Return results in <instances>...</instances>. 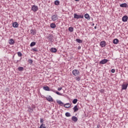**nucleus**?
<instances>
[{"instance_id": "f257e3e1", "label": "nucleus", "mask_w": 128, "mask_h": 128, "mask_svg": "<svg viewBox=\"0 0 128 128\" xmlns=\"http://www.w3.org/2000/svg\"><path fill=\"white\" fill-rule=\"evenodd\" d=\"M43 89L46 90V91H50V88L48 86H44L43 88ZM50 91L52 92H53L56 94H58V96H62V94H61L60 92L54 90V89H52L50 90Z\"/></svg>"}, {"instance_id": "f03ea898", "label": "nucleus", "mask_w": 128, "mask_h": 128, "mask_svg": "<svg viewBox=\"0 0 128 128\" xmlns=\"http://www.w3.org/2000/svg\"><path fill=\"white\" fill-rule=\"evenodd\" d=\"M72 74L75 77H77L80 76V72L78 70H74L72 72Z\"/></svg>"}, {"instance_id": "7ed1b4c3", "label": "nucleus", "mask_w": 128, "mask_h": 128, "mask_svg": "<svg viewBox=\"0 0 128 128\" xmlns=\"http://www.w3.org/2000/svg\"><path fill=\"white\" fill-rule=\"evenodd\" d=\"M74 18H77L78 20V18H84V15L82 14L78 15L76 14H74Z\"/></svg>"}, {"instance_id": "20e7f679", "label": "nucleus", "mask_w": 128, "mask_h": 128, "mask_svg": "<svg viewBox=\"0 0 128 128\" xmlns=\"http://www.w3.org/2000/svg\"><path fill=\"white\" fill-rule=\"evenodd\" d=\"M32 10L36 12H38V7L37 6L34 5L32 7Z\"/></svg>"}, {"instance_id": "39448f33", "label": "nucleus", "mask_w": 128, "mask_h": 128, "mask_svg": "<svg viewBox=\"0 0 128 128\" xmlns=\"http://www.w3.org/2000/svg\"><path fill=\"white\" fill-rule=\"evenodd\" d=\"M108 62V60L106 59H104L102 61L100 62V64H106Z\"/></svg>"}, {"instance_id": "423d86ee", "label": "nucleus", "mask_w": 128, "mask_h": 128, "mask_svg": "<svg viewBox=\"0 0 128 128\" xmlns=\"http://www.w3.org/2000/svg\"><path fill=\"white\" fill-rule=\"evenodd\" d=\"M128 17L127 16H124L123 17H122V22H126L128 21Z\"/></svg>"}, {"instance_id": "0eeeda50", "label": "nucleus", "mask_w": 128, "mask_h": 128, "mask_svg": "<svg viewBox=\"0 0 128 128\" xmlns=\"http://www.w3.org/2000/svg\"><path fill=\"white\" fill-rule=\"evenodd\" d=\"M46 99L49 102H53L52 98L50 96L46 98Z\"/></svg>"}, {"instance_id": "6e6552de", "label": "nucleus", "mask_w": 128, "mask_h": 128, "mask_svg": "<svg viewBox=\"0 0 128 128\" xmlns=\"http://www.w3.org/2000/svg\"><path fill=\"white\" fill-rule=\"evenodd\" d=\"M128 84H122V90H126L128 88Z\"/></svg>"}, {"instance_id": "1a4fd4ad", "label": "nucleus", "mask_w": 128, "mask_h": 128, "mask_svg": "<svg viewBox=\"0 0 128 128\" xmlns=\"http://www.w3.org/2000/svg\"><path fill=\"white\" fill-rule=\"evenodd\" d=\"M52 20H54V22L55 20H57L58 19V15H54L53 16H52Z\"/></svg>"}, {"instance_id": "9d476101", "label": "nucleus", "mask_w": 128, "mask_h": 128, "mask_svg": "<svg viewBox=\"0 0 128 128\" xmlns=\"http://www.w3.org/2000/svg\"><path fill=\"white\" fill-rule=\"evenodd\" d=\"M100 45L102 48H104L106 46V42L105 41H102L100 42Z\"/></svg>"}, {"instance_id": "9b49d317", "label": "nucleus", "mask_w": 128, "mask_h": 128, "mask_svg": "<svg viewBox=\"0 0 128 128\" xmlns=\"http://www.w3.org/2000/svg\"><path fill=\"white\" fill-rule=\"evenodd\" d=\"M72 120L73 122H78V118L77 117H76V116H72Z\"/></svg>"}, {"instance_id": "f8f14e48", "label": "nucleus", "mask_w": 128, "mask_h": 128, "mask_svg": "<svg viewBox=\"0 0 128 128\" xmlns=\"http://www.w3.org/2000/svg\"><path fill=\"white\" fill-rule=\"evenodd\" d=\"M64 107L66 108H70L71 106V104L70 103H67L65 104H64Z\"/></svg>"}, {"instance_id": "ddd939ff", "label": "nucleus", "mask_w": 128, "mask_h": 128, "mask_svg": "<svg viewBox=\"0 0 128 128\" xmlns=\"http://www.w3.org/2000/svg\"><path fill=\"white\" fill-rule=\"evenodd\" d=\"M74 110V112H76L78 111V108L77 106H75L73 108Z\"/></svg>"}, {"instance_id": "4468645a", "label": "nucleus", "mask_w": 128, "mask_h": 128, "mask_svg": "<svg viewBox=\"0 0 128 128\" xmlns=\"http://www.w3.org/2000/svg\"><path fill=\"white\" fill-rule=\"evenodd\" d=\"M9 44H14V40L12 38L10 39L9 40Z\"/></svg>"}, {"instance_id": "2eb2a0df", "label": "nucleus", "mask_w": 128, "mask_h": 128, "mask_svg": "<svg viewBox=\"0 0 128 128\" xmlns=\"http://www.w3.org/2000/svg\"><path fill=\"white\" fill-rule=\"evenodd\" d=\"M18 24L17 22H14L12 24V26H14V28H18Z\"/></svg>"}, {"instance_id": "dca6fc26", "label": "nucleus", "mask_w": 128, "mask_h": 128, "mask_svg": "<svg viewBox=\"0 0 128 128\" xmlns=\"http://www.w3.org/2000/svg\"><path fill=\"white\" fill-rule=\"evenodd\" d=\"M57 102L62 106H64V104L61 100H58Z\"/></svg>"}, {"instance_id": "f3484780", "label": "nucleus", "mask_w": 128, "mask_h": 128, "mask_svg": "<svg viewBox=\"0 0 128 128\" xmlns=\"http://www.w3.org/2000/svg\"><path fill=\"white\" fill-rule=\"evenodd\" d=\"M113 42H114V44H118V42H119V40L118 39H114V40Z\"/></svg>"}, {"instance_id": "a211bd4d", "label": "nucleus", "mask_w": 128, "mask_h": 128, "mask_svg": "<svg viewBox=\"0 0 128 128\" xmlns=\"http://www.w3.org/2000/svg\"><path fill=\"white\" fill-rule=\"evenodd\" d=\"M50 52H56L57 50L56 48H51Z\"/></svg>"}, {"instance_id": "6ab92c4d", "label": "nucleus", "mask_w": 128, "mask_h": 128, "mask_svg": "<svg viewBox=\"0 0 128 128\" xmlns=\"http://www.w3.org/2000/svg\"><path fill=\"white\" fill-rule=\"evenodd\" d=\"M33 111H34L33 109L30 106L28 107V112H32Z\"/></svg>"}, {"instance_id": "aec40b11", "label": "nucleus", "mask_w": 128, "mask_h": 128, "mask_svg": "<svg viewBox=\"0 0 128 128\" xmlns=\"http://www.w3.org/2000/svg\"><path fill=\"white\" fill-rule=\"evenodd\" d=\"M50 28H56V25L55 24L52 23L50 24Z\"/></svg>"}, {"instance_id": "412c9836", "label": "nucleus", "mask_w": 128, "mask_h": 128, "mask_svg": "<svg viewBox=\"0 0 128 128\" xmlns=\"http://www.w3.org/2000/svg\"><path fill=\"white\" fill-rule=\"evenodd\" d=\"M85 18H86L87 20H90V17L88 14H86L84 15Z\"/></svg>"}, {"instance_id": "4be33fe9", "label": "nucleus", "mask_w": 128, "mask_h": 128, "mask_svg": "<svg viewBox=\"0 0 128 128\" xmlns=\"http://www.w3.org/2000/svg\"><path fill=\"white\" fill-rule=\"evenodd\" d=\"M128 6V4H120V6L122 7V8H124V7H126Z\"/></svg>"}, {"instance_id": "5701e85b", "label": "nucleus", "mask_w": 128, "mask_h": 128, "mask_svg": "<svg viewBox=\"0 0 128 128\" xmlns=\"http://www.w3.org/2000/svg\"><path fill=\"white\" fill-rule=\"evenodd\" d=\"M80 79L81 78L80 76H78L76 77V80L77 82H80Z\"/></svg>"}, {"instance_id": "b1692460", "label": "nucleus", "mask_w": 128, "mask_h": 128, "mask_svg": "<svg viewBox=\"0 0 128 128\" xmlns=\"http://www.w3.org/2000/svg\"><path fill=\"white\" fill-rule=\"evenodd\" d=\"M76 41L77 42H78L79 44H82V40L80 39H76Z\"/></svg>"}, {"instance_id": "393cba45", "label": "nucleus", "mask_w": 128, "mask_h": 128, "mask_svg": "<svg viewBox=\"0 0 128 128\" xmlns=\"http://www.w3.org/2000/svg\"><path fill=\"white\" fill-rule=\"evenodd\" d=\"M24 68L23 67H22V66H20L18 68V70L20 71V72H22V71H23L24 70Z\"/></svg>"}, {"instance_id": "a878e982", "label": "nucleus", "mask_w": 128, "mask_h": 128, "mask_svg": "<svg viewBox=\"0 0 128 128\" xmlns=\"http://www.w3.org/2000/svg\"><path fill=\"white\" fill-rule=\"evenodd\" d=\"M36 43L33 42L30 44V46H36Z\"/></svg>"}, {"instance_id": "bb28decb", "label": "nucleus", "mask_w": 128, "mask_h": 128, "mask_svg": "<svg viewBox=\"0 0 128 128\" xmlns=\"http://www.w3.org/2000/svg\"><path fill=\"white\" fill-rule=\"evenodd\" d=\"M78 99H76V98L74 99L72 102V103L75 104L78 102Z\"/></svg>"}, {"instance_id": "cd10ccee", "label": "nucleus", "mask_w": 128, "mask_h": 128, "mask_svg": "<svg viewBox=\"0 0 128 128\" xmlns=\"http://www.w3.org/2000/svg\"><path fill=\"white\" fill-rule=\"evenodd\" d=\"M69 32H72L74 30V28L72 27H70L68 28Z\"/></svg>"}, {"instance_id": "c85d7f7f", "label": "nucleus", "mask_w": 128, "mask_h": 128, "mask_svg": "<svg viewBox=\"0 0 128 128\" xmlns=\"http://www.w3.org/2000/svg\"><path fill=\"white\" fill-rule=\"evenodd\" d=\"M54 4L56 6H58L60 4V2L58 0H56L54 2Z\"/></svg>"}, {"instance_id": "c756f323", "label": "nucleus", "mask_w": 128, "mask_h": 128, "mask_svg": "<svg viewBox=\"0 0 128 128\" xmlns=\"http://www.w3.org/2000/svg\"><path fill=\"white\" fill-rule=\"evenodd\" d=\"M66 117H70V114L67 112L66 113Z\"/></svg>"}, {"instance_id": "7c9ffc66", "label": "nucleus", "mask_w": 128, "mask_h": 128, "mask_svg": "<svg viewBox=\"0 0 128 128\" xmlns=\"http://www.w3.org/2000/svg\"><path fill=\"white\" fill-rule=\"evenodd\" d=\"M40 128H46L45 126V124H42L40 125Z\"/></svg>"}, {"instance_id": "2f4dec72", "label": "nucleus", "mask_w": 128, "mask_h": 128, "mask_svg": "<svg viewBox=\"0 0 128 128\" xmlns=\"http://www.w3.org/2000/svg\"><path fill=\"white\" fill-rule=\"evenodd\" d=\"M18 56H22V54L21 52H18Z\"/></svg>"}, {"instance_id": "473e14b6", "label": "nucleus", "mask_w": 128, "mask_h": 128, "mask_svg": "<svg viewBox=\"0 0 128 128\" xmlns=\"http://www.w3.org/2000/svg\"><path fill=\"white\" fill-rule=\"evenodd\" d=\"M32 52H38L37 48H34L32 50Z\"/></svg>"}, {"instance_id": "72a5a7b5", "label": "nucleus", "mask_w": 128, "mask_h": 128, "mask_svg": "<svg viewBox=\"0 0 128 128\" xmlns=\"http://www.w3.org/2000/svg\"><path fill=\"white\" fill-rule=\"evenodd\" d=\"M62 88L60 87V88H58V91H60L62 90Z\"/></svg>"}, {"instance_id": "f704fd0d", "label": "nucleus", "mask_w": 128, "mask_h": 128, "mask_svg": "<svg viewBox=\"0 0 128 128\" xmlns=\"http://www.w3.org/2000/svg\"><path fill=\"white\" fill-rule=\"evenodd\" d=\"M40 123L43 124V123H44V119L43 118H40Z\"/></svg>"}, {"instance_id": "c9c22d12", "label": "nucleus", "mask_w": 128, "mask_h": 128, "mask_svg": "<svg viewBox=\"0 0 128 128\" xmlns=\"http://www.w3.org/2000/svg\"><path fill=\"white\" fill-rule=\"evenodd\" d=\"M111 72L113 74H114L115 72V70L114 69H112L111 70Z\"/></svg>"}, {"instance_id": "e433bc0d", "label": "nucleus", "mask_w": 128, "mask_h": 128, "mask_svg": "<svg viewBox=\"0 0 128 128\" xmlns=\"http://www.w3.org/2000/svg\"><path fill=\"white\" fill-rule=\"evenodd\" d=\"M28 62H29L30 64H32V60H29Z\"/></svg>"}, {"instance_id": "4c0bfd02", "label": "nucleus", "mask_w": 128, "mask_h": 128, "mask_svg": "<svg viewBox=\"0 0 128 128\" xmlns=\"http://www.w3.org/2000/svg\"><path fill=\"white\" fill-rule=\"evenodd\" d=\"M32 108L34 109L36 108V106L34 105L32 106Z\"/></svg>"}, {"instance_id": "58836bf2", "label": "nucleus", "mask_w": 128, "mask_h": 128, "mask_svg": "<svg viewBox=\"0 0 128 128\" xmlns=\"http://www.w3.org/2000/svg\"><path fill=\"white\" fill-rule=\"evenodd\" d=\"M31 32H34V30H31Z\"/></svg>"}, {"instance_id": "ea45409f", "label": "nucleus", "mask_w": 128, "mask_h": 128, "mask_svg": "<svg viewBox=\"0 0 128 128\" xmlns=\"http://www.w3.org/2000/svg\"><path fill=\"white\" fill-rule=\"evenodd\" d=\"M96 28H97L96 26H94V28H95L96 30Z\"/></svg>"}, {"instance_id": "a19ab883", "label": "nucleus", "mask_w": 128, "mask_h": 128, "mask_svg": "<svg viewBox=\"0 0 128 128\" xmlns=\"http://www.w3.org/2000/svg\"><path fill=\"white\" fill-rule=\"evenodd\" d=\"M94 26V24H92V26Z\"/></svg>"}, {"instance_id": "79ce46f5", "label": "nucleus", "mask_w": 128, "mask_h": 128, "mask_svg": "<svg viewBox=\"0 0 128 128\" xmlns=\"http://www.w3.org/2000/svg\"><path fill=\"white\" fill-rule=\"evenodd\" d=\"M76 1H78V0H75Z\"/></svg>"}, {"instance_id": "37998d69", "label": "nucleus", "mask_w": 128, "mask_h": 128, "mask_svg": "<svg viewBox=\"0 0 128 128\" xmlns=\"http://www.w3.org/2000/svg\"><path fill=\"white\" fill-rule=\"evenodd\" d=\"M120 0V1H122V0Z\"/></svg>"}]
</instances>
